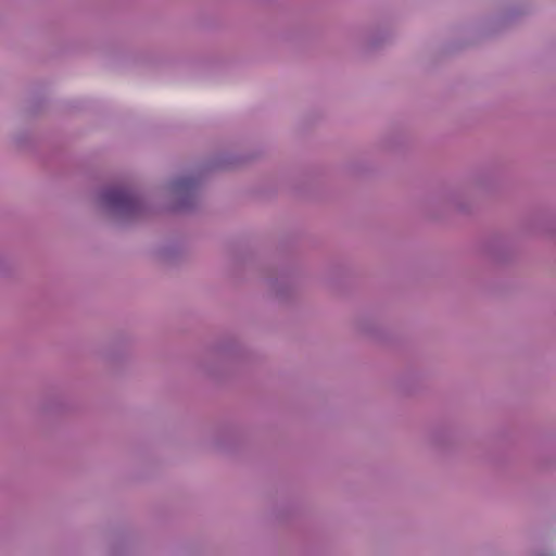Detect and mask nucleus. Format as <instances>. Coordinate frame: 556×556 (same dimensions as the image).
<instances>
[{"instance_id": "f257e3e1", "label": "nucleus", "mask_w": 556, "mask_h": 556, "mask_svg": "<svg viewBox=\"0 0 556 556\" xmlns=\"http://www.w3.org/2000/svg\"><path fill=\"white\" fill-rule=\"evenodd\" d=\"M105 202L114 207L130 210L135 206L134 195L125 189L110 190L104 194Z\"/></svg>"}, {"instance_id": "f03ea898", "label": "nucleus", "mask_w": 556, "mask_h": 556, "mask_svg": "<svg viewBox=\"0 0 556 556\" xmlns=\"http://www.w3.org/2000/svg\"><path fill=\"white\" fill-rule=\"evenodd\" d=\"M194 195L193 185L176 179V214L185 207V199L190 202Z\"/></svg>"}]
</instances>
